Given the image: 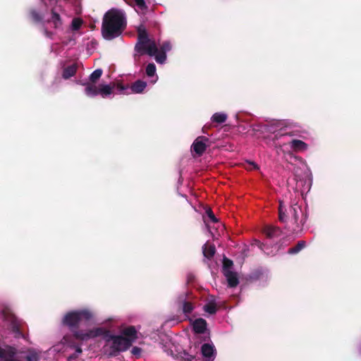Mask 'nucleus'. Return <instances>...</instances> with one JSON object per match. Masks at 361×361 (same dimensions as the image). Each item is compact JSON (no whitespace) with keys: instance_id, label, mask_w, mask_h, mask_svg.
I'll return each mask as SVG.
<instances>
[{"instance_id":"nucleus-1","label":"nucleus","mask_w":361,"mask_h":361,"mask_svg":"<svg viewBox=\"0 0 361 361\" xmlns=\"http://www.w3.org/2000/svg\"><path fill=\"white\" fill-rule=\"evenodd\" d=\"M94 317L93 311L89 308L72 310L64 314L61 323L68 328L75 338L86 341L99 337L104 331L102 327L80 329L79 326L82 322L91 321Z\"/></svg>"},{"instance_id":"nucleus-2","label":"nucleus","mask_w":361,"mask_h":361,"mask_svg":"<svg viewBox=\"0 0 361 361\" xmlns=\"http://www.w3.org/2000/svg\"><path fill=\"white\" fill-rule=\"evenodd\" d=\"M102 336L105 345L104 350L109 356H116L121 352L126 351L137 338V331L133 326H129L116 335L104 329Z\"/></svg>"},{"instance_id":"nucleus-3","label":"nucleus","mask_w":361,"mask_h":361,"mask_svg":"<svg viewBox=\"0 0 361 361\" xmlns=\"http://www.w3.org/2000/svg\"><path fill=\"white\" fill-rule=\"evenodd\" d=\"M137 42L135 47V56L147 54L149 56H154L155 61L160 64L165 63L166 61V53L172 49V44L169 40L164 41L159 44L158 49L156 42L150 39L143 25L137 28Z\"/></svg>"},{"instance_id":"nucleus-4","label":"nucleus","mask_w":361,"mask_h":361,"mask_svg":"<svg viewBox=\"0 0 361 361\" xmlns=\"http://www.w3.org/2000/svg\"><path fill=\"white\" fill-rule=\"evenodd\" d=\"M126 26V16L123 10L111 8L104 16L102 34L105 39L118 37Z\"/></svg>"},{"instance_id":"nucleus-5","label":"nucleus","mask_w":361,"mask_h":361,"mask_svg":"<svg viewBox=\"0 0 361 361\" xmlns=\"http://www.w3.org/2000/svg\"><path fill=\"white\" fill-rule=\"evenodd\" d=\"M301 214V207L297 203L287 206L283 201L279 202V219L288 232L298 233L302 231L305 219L299 220Z\"/></svg>"},{"instance_id":"nucleus-6","label":"nucleus","mask_w":361,"mask_h":361,"mask_svg":"<svg viewBox=\"0 0 361 361\" xmlns=\"http://www.w3.org/2000/svg\"><path fill=\"white\" fill-rule=\"evenodd\" d=\"M275 149L278 155L286 156L288 154L290 157H293L294 159L300 161V162L304 165L305 170L304 171V176L302 178L300 177L298 173V171L295 169H294V174L297 180V185L299 186V185L301 184L303 188L302 192H303L305 190L309 191L312 183V174L305 161H304L302 158L293 156V154L290 152V147L288 142H283V144H276Z\"/></svg>"},{"instance_id":"nucleus-7","label":"nucleus","mask_w":361,"mask_h":361,"mask_svg":"<svg viewBox=\"0 0 361 361\" xmlns=\"http://www.w3.org/2000/svg\"><path fill=\"white\" fill-rule=\"evenodd\" d=\"M58 0H39V4L30 8L29 18L35 23L44 25L46 23L47 16L53 4H56Z\"/></svg>"},{"instance_id":"nucleus-8","label":"nucleus","mask_w":361,"mask_h":361,"mask_svg":"<svg viewBox=\"0 0 361 361\" xmlns=\"http://www.w3.org/2000/svg\"><path fill=\"white\" fill-rule=\"evenodd\" d=\"M68 1V0H58L56 4H53L50 7V16L47 18L46 23L51 24L56 31H61L63 28V16L65 15V10L63 4Z\"/></svg>"},{"instance_id":"nucleus-9","label":"nucleus","mask_w":361,"mask_h":361,"mask_svg":"<svg viewBox=\"0 0 361 361\" xmlns=\"http://www.w3.org/2000/svg\"><path fill=\"white\" fill-rule=\"evenodd\" d=\"M68 348L75 349V353L68 357L67 361H75L82 352L81 347L75 345L69 336H63L60 343L52 347L56 353L65 352Z\"/></svg>"},{"instance_id":"nucleus-10","label":"nucleus","mask_w":361,"mask_h":361,"mask_svg":"<svg viewBox=\"0 0 361 361\" xmlns=\"http://www.w3.org/2000/svg\"><path fill=\"white\" fill-rule=\"evenodd\" d=\"M83 24V20L80 18H74L67 32H71V35L68 37L67 39L62 40V44L65 46L74 45L75 44V33L78 32Z\"/></svg>"},{"instance_id":"nucleus-11","label":"nucleus","mask_w":361,"mask_h":361,"mask_svg":"<svg viewBox=\"0 0 361 361\" xmlns=\"http://www.w3.org/2000/svg\"><path fill=\"white\" fill-rule=\"evenodd\" d=\"M17 349L13 346H0V361H17Z\"/></svg>"},{"instance_id":"nucleus-12","label":"nucleus","mask_w":361,"mask_h":361,"mask_svg":"<svg viewBox=\"0 0 361 361\" xmlns=\"http://www.w3.org/2000/svg\"><path fill=\"white\" fill-rule=\"evenodd\" d=\"M201 355L204 361H214L216 356V350L212 343H204L201 346Z\"/></svg>"},{"instance_id":"nucleus-13","label":"nucleus","mask_w":361,"mask_h":361,"mask_svg":"<svg viewBox=\"0 0 361 361\" xmlns=\"http://www.w3.org/2000/svg\"><path fill=\"white\" fill-rule=\"evenodd\" d=\"M209 140L205 136H199L193 142L191 148L198 155H202L206 150Z\"/></svg>"},{"instance_id":"nucleus-14","label":"nucleus","mask_w":361,"mask_h":361,"mask_svg":"<svg viewBox=\"0 0 361 361\" xmlns=\"http://www.w3.org/2000/svg\"><path fill=\"white\" fill-rule=\"evenodd\" d=\"M288 123L285 120H274L267 124L262 126V130L267 133H275L279 130H281L287 126Z\"/></svg>"},{"instance_id":"nucleus-15","label":"nucleus","mask_w":361,"mask_h":361,"mask_svg":"<svg viewBox=\"0 0 361 361\" xmlns=\"http://www.w3.org/2000/svg\"><path fill=\"white\" fill-rule=\"evenodd\" d=\"M0 318L3 322L11 324L13 331L16 333L17 336H21V333L16 324L14 316L8 311V309H4L1 310Z\"/></svg>"},{"instance_id":"nucleus-16","label":"nucleus","mask_w":361,"mask_h":361,"mask_svg":"<svg viewBox=\"0 0 361 361\" xmlns=\"http://www.w3.org/2000/svg\"><path fill=\"white\" fill-rule=\"evenodd\" d=\"M263 233L268 238L274 240L278 238L281 235V231L279 227L267 226L264 227Z\"/></svg>"},{"instance_id":"nucleus-17","label":"nucleus","mask_w":361,"mask_h":361,"mask_svg":"<svg viewBox=\"0 0 361 361\" xmlns=\"http://www.w3.org/2000/svg\"><path fill=\"white\" fill-rule=\"evenodd\" d=\"M157 68L156 66L153 63H149L146 66L145 72L146 75L148 78H150L149 82L152 84H155L158 80V75L156 73Z\"/></svg>"},{"instance_id":"nucleus-18","label":"nucleus","mask_w":361,"mask_h":361,"mask_svg":"<svg viewBox=\"0 0 361 361\" xmlns=\"http://www.w3.org/2000/svg\"><path fill=\"white\" fill-rule=\"evenodd\" d=\"M178 302L183 309L185 314L190 313L193 310V305L191 302L186 300V295L182 294L178 298Z\"/></svg>"},{"instance_id":"nucleus-19","label":"nucleus","mask_w":361,"mask_h":361,"mask_svg":"<svg viewBox=\"0 0 361 361\" xmlns=\"http://www.w3.org/2000/svg\"><path fill=\"white\" fill-rule=\"evenodd\" d=\"M193 331L197 334H202L207 329V322L204 319L199 318L192 322Z\"/></svg>"},{"instance_id":"nucleus-20","label":"nucleus","mask_w":361,"mask_h":361,"mask_svg":"<svg viewBox=\"0 0 361 361\" xmlns=\"http://www.w3.org/2000/svg\"><path fill=\"white\" fill-rule=\"evenodd\" d=\"M147 82L145 81L137 80L133 82L130 86V90L132 93L140 94L144 92L147 87Z\"/></svg>"},{"instance_id":"nucleus-21","label":"nucleus","mask_w":361,"mask_h":361,"mask_svg":"<svg viewBox=\"0 0 361 361\" xmlns=\"http://www.w3.org/2000/svg\"><path fill=\"white\" fill-rule=\"evenodd\" d=\"M288 142L290 149L295 151H305L307 149V145L300 140L293 139Z\"/></svg>"},{"instance_id":"nucleus-22","label":"nucleus","mask_w":361,"mask_h":361,"mask_svg":"<svg viewBox=\"0 0 361 361\" xmlns=\"http://www.w3.org/2000/svg\"><path fill=\"white\" fill-rule=\"evenodd\" d=\"M224 275L228 281L229 287H235L238 284L239 281L235 272H233V271H226V273L224 274Z\"/></svg>"},{"instance_id":"nucleus-23","label":"nucleus","mask_w":361,"mask_h":361,"mask_svg":"<svg viewBox=\"0 0 361 361\" xmlns=\"http://www.w3.org/2000/svg\"><path fill=\"white\" fill-rule=\"evenodd\" d=\"M78 69V65L73 63L67 67L64 68L62 72V78L65 80H68L71 77L74 76Z\"/></svg>"},{"instance_id":"nucleus-24","label":"nucleus","mask_w":361,"mask_h":361,"mask_svg":"<svg viewBox=\"0 0 361 361\" xmlns=\"http://www.w3.org/2000/svg\"><path fill=\"white\" fill-rule=\"evenodd\" d=\"M114 87L108 84H102L99 86V94L102 98H108L113 94Z\"/></svg>"},{"instance_id":"nucleus-25","label":"nucleus","mask_w":361,"mask_h":361,"mask_svg":"<svg viewBox=\"0 0 361 361\" xmlns=\"http://www.w3.org/2000/svg\"><path fill=\"white\" fill-rule=\"evenodd\" d=\"M216 252V247L214 245L210 244L208 242H207L203 246H202V253L204 257L207 259H211L213 257Z\"/></svg>"},{"instance_id":"nucleus-26","label":"nucleus","mask_w":361,"mask_h":361,"mask_svg":"<svg viewBox=\"0 0 361 361\" xmlns=\"http://www.w3.org/2000/svg\"><path fill=\"white\" fill-rule=\"evenodd\" d=\"M41 357V351L35 348H30L25 356L26 361H39Z\"/></svg>"},{"instance_id":"nucleus-27","label":"nucleus","mask_w":361,"mask_h":361,"mask_svg":"<svg viewBox=\"0 0 361 361\" xmlns=\"http://www.w3.org/2000/svg\"><path fill=\"white\" fill-rule=\"evenodd\" d=\"M85 94L89 97H95L99 94V87L95 85L87 83L85 84Z\"/></svg>"},{"instance_id":"nucleus-28","label":"nucleus","mask_w":361,"mask_h":361,"mask_svg":"<svg viewBox=\"0 0 361 361\" xmlns=\"http://www.w3.org/2000/svg\"><path fill=\"white\" fill-rule=\"evenodd\" d=\"M227 118V114L224 112H216L212 116L211 121L216 124H222L226 121Z\"/></svg>"},{"instance_id":"nucleus-29","label":"nucleus","mask_w":361,"mask_h":361,"mask_svg":"<svg viewBox=\"0 0 361 361\" xmlns=\"http://www.w3.org/2000/svg\"><path fill=\"white\" fill-rule=\"evenodd\" d=\"M305 247V242L303 240L298 242L297 245L288 250V253L290 255H295L298 253L302 249Z\"/></svg>"},{"instance_id":"nucleus-30","label":"nucleus","mask_w":361,"mask_h":361,"mask_svg":"<svg viewBox=\"0 0 361 361\" xmlns=\"http://www.w3.org/2000/svg\"><path fill=\"white\" fill-rule=\"evenodd\" d=\"M135 6L137 7L136 11L137 13H145L147 9L145 0H135Z\"/></svg>"},{"instance_id":"nucleus-31","label":"nucleus","mask_w":361,"mask_h":361,"mask_svg":"<svg viewBox=\"0 0 361 361\" xmlns=\"http://www.w3.org/2000/svg\"><path fill=\"white\" fill-rule=\"evenodd\" d=\"M102 70L101 68H97L94 70L89 76V79L91 82H96L102 75Z\"/></svg>"},{"instance_id":"nucleus-32","label":"nucleus","mask_w":361,"mask_h":361,"mask_svg":"<svg viewBox=\"0 0 361 361\" xmlns=\"http://www.w3.org/2000/svg\"><path fill=\"white\" fill-rule=\"evenodd\" d=\"M233 262L230 259L225 258L223 264V273L225 274L226 271H232Z\"/></svg>"},{"instance_id":"nucleus-33","label":"nucleus","mask_w":361,"mask_h":361,"mask_svg":"<svg viewBox=\"0 0 361 361\" xmlns=\"http://www.w3.org/2000/svg\"><path fill=\"white\" fill-rule=\"evenodd\" d=\"M204 310L211 314H215L216 312V307L214 304L209 303L204 306Z\"/></svg>"},{"instance_id":"nucleus-34","label":"nucleus","mask_w":361,"mask_h":361,"mask_svg":"<svg viewBox=\"0 0 361 361\" xmlns=\"http://www.w3.org/2000/svg\"><path fill=\"white\" fill-rule=\"evenodd\" d=\"M43 35L50 39H53L54 38L55 33L52 31L48 30V29L45 27L42 29Z\"/></svg>"},{"instance_id":"nucleus-35","label":"nucleus","mask_w":361,"mask_h":361,"mask_svg":"<svg viewBox=\"0 0 361 361\" xmlns=\"http://www.w3.org/2000/svg\"><path fill=\"white\" fill-rule=\"evenodd\" d=\"M206 214L207 215V216L209 218V219L214 222V223H216L218 221V219H216V217L214 216L212 210L210 209V208H208L206 210Z\"/></svg>"},{"instance_id":"nucleus-36","label":"nucleus","mask_w":361,"mask_h":361,"mask_svg":"<svg viewBox=\"0 0 361 361\" xmlns=\"http://www.w3.org/2000/svg\"><path fill=\"white\" fill-rule=\"evenodd\" d=\"M131 353L135 355H140L141 353V349L138 347H133Z\"/></svg>"},{"instance_id":"nucleus-37","label":"nucleus","mask_w":361,"mask_h":361,"mask_svg":"<svg viewBox=\"0 0 361 361\" xmlns=\"http://www.w3.org/2000/svg\"><path fill=\"white\" fill-rule=\"evenodd\" d=\"M259 247L267 255H274V253L272 251L271 252H267L266 246L263 243H259Z\"/></svg>"},{"instance_id":"nucleus-38","label":"nucleus","mask_w":361,"mask_h":361,"mask_svg":"<svg viewBox=\"0 0 361 361\" xmlns=\"http://www.w3.org/2000/svg\"><path fill=\"white\" fill-rule=\"evenodd\" d=\"M248 163L252 166L253 169H258V166L255 162L249 161Z\"/></svg>"},{"instance_id":"nucleus-39","label":"nucleus","mask_w":361,"mask_h":361,"mask_svg":"<svg viewBox=\"0 0 361 361\" xmlns=\"http://www.w3.org/2000/svg\"><path fill=\"white\" fill-rule=\"evenodd\" d=\"M206 226H207V230H208L209 233L212 235H213V233H212V232L211 231L210 228L209 227V226H208L207 224H206Z\"/></svg>"},{"instance_id":"nucleus-40","label":"nucleus","mask_w":361,"mask_h":361,"mask_svg":"<svg viewBox=\"0 0 361 361\" xmlns=\"http://www.w3.org/2000/svg\"><path fill=\"white\" fill-rule=\"evenodd\" d=\"M56 45H57V44H52V46H51V50H52V51L54 50V46H56Z\"/></svg>"},{"instance_id":"nucleus-41","label":"nucleus","mask_w":361,"mask_h":361,"mask_svg":"<svg viewBox=\"0 0 361 361\" xmlns=\"http://www.w3.org/2000/svg\"><path fill=\"white\" fill-rule=\"evenodd\" d=\"M359 351H360V353H361V343H360V347H359Z\"/></svg>"}]
</instances>
